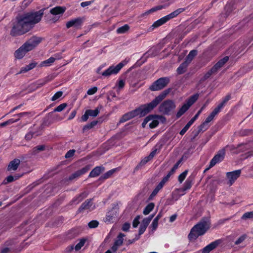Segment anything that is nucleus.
Instances as JSON below:
<instances>
[{"label":"nucleus","mask_w":253,"mask_h":253,"mask_svg":"<svg viewBox=\"0 0 253 253\" xmlns=\"http://www.w3.org/2000/svg\"><path fill=\"white\" fill-rule=\"evenodd\" d=\"M42 41V39L40 37H32L15 52V58L17 59L22 58L27 52L35 48Z\"/></svg>","instance_id":"3"},{"label":"nucleus","mask_w":253,"mask_h":253,"mask_svg":"<svg viewBox=\"0 0 253 253\" xmlns=\"http://www.w3.org/2000/svg\"><path fill=\"white\" fill-rule=\"evenodd\" d=\"M75 151L74 150H70L66 154L65 157L67 158L71 157L75 153Z\"/></svg>","instance_id":"51"},{"label":"nucleus","mask_w":253,"mask_h":253,"mask_svg":"<svg viewBox=\"0 0 253 253\" xmlns=\"http://www.w3.org/2000/svg\"><path fill=\"white\" fill-rule=\"evenodd\" d=\"M146 228H147L146 227H145L143 225L141 224L140 228V230H139V233L140 234H142L144 232V231L146 230Z\"/></svg>","instance_id":"60"},{"label":"nucleus","mask_w":253,"mask_h":253,"mask_svg":"<svg viewBox=\"0 0 253 253\" xmlns=\"http://www.w3.org/2000/svg\"><path fill=\"white\" fill-rule=\"evenodd\" d=\"M225 152L224 149L220 150L218 153L213 158L210 163V167L208 169L213 167L216 163L222 161L224 158Z\"/></svg>","instance_id":"13"},{"label":"nucleus","mask_w":253,"mask_h":253,"mask_svg":"<svg viewBox=\"0 0 253 253\" xmlns=\"http://www.w3.org/2000/svg\"><path fill=\"white\" fill-rule=\"evenodd\" d=\"M63 94V92L62 91H58L57 93H56L53 96L52 98V101H55L56 100L58 99L59 98H60Z\"/></svg>","instance_id":"46"},{"label":"nucleus","mask_w":253,"mask_h":253,"mask_svg":"<svg viewBox=\"0 0 253 253\" xmlns=\"http://www.w3.org/2000/svg\"><path fill=\"white\" fill-rule=\"evenodd\" d=\"M86 112L89 115V116L91 117H95L96 116L98 113H99V110L97 109H96L95 110H87Z\"/></svg>","instance_id":"39"},{"label":"nucleus","mask_w":253,"mask_h":253,"mask_svg":"<svg viewBox=\"0 0 253 253\" xmlns=\"http://www.w3.org/2000/svg\"><path fill=\"white\" fill-rule=\"evenodd\" d=\"M117 215V210L113 209L107 213L104 221L106 223L113 222L116 219Z\"/></svg>","instance_id":"17"},{"label":"nucleus","mask_w":253,"mask_h":253,"mask_svg":"<svg viewBox=\"0 0 253 253\" xmlns=\"http://www.w3.org/2000/svg\"><path fill=\"white\" fill-rule=\"evenodd\" d=\"M170 4V3H169L168 4H166V5H158V6H156L154 7H153L151 9H150V10L146 11L145 12L142 13L141 15V17H145V16H147L153 12H155L158 10H161L162 9L164 8H166V7H168L169 6V5Z\"/></svg>","instance_id":"19"},{"label":"nucleus","mask_w":253,"mask_h":253,"mask_svg":"<svg viewBox=\"0 0 253 253\" xmlns=\"http://www.w3.org/2000/svg\"><path fill=\"white\" fill-rule=\"evenodd\" d=\"M162 117L158 115H149L147 117L142 124L143 127H145L146 124L149 122V127L151 128L156 127L159 123V120L162 119Z\"/></svg>","instance_id":"7"},{"label":"nucleus","mask_w":253,"mask_h":253,"mask_svg":"<svg viewBox=\"0 0 253 253\" xmlns=\"http://www.w3.org/2000/svg\"><path fill=\"white\" fill-rule=\"evenodd\" d=\"M106 66V64H102L97 69V73L99 74L100 73V71L102 69H103V68H104Z\"/></svg>","instance_id":"59"},{"label":"nucleus","mask_w":253,"mask_h":253,"mask_svg":"<svg viewBox=\"0 0 253 253\" xmlns=\"http://www.w3.org/2000/svg\"><path fill=\"white\" fill-rule=\"evenodd\" d=\"M84 21V18L77 17L76 18L72 19L66 23V27L69 29L71 27H74L76 29H81L83 23Z\"/></svg>","instance_id":"10"},{"label":"nucleus","mask_w":253,"mask_h":253,"mask_svg":"<svg viewBox=\"0 0 253 253\" xmlns=\"http://www.w3.org/2000/svg\"><path fill=\"white\" fill-rule=\"evenodd\" d=\"M240 147L244 146L243 149L244 150H249L251 147V145L250 144H241L240 145Z\"/></svg>","instance_id":"54"},{"label":"nucleus","mask_w":253,"mask_h":253,"mask_svg":"<svg viewBox=\"0 0 253 253\" xmlns=\"http://www.w3.org/2000/svg\"><path fill=\"white\" fill-rule=\"evenodd\" d=\"M9 252V249L8 248H4L2 251L1 253H7Z\"/></svg>","instance_id":"64"},{"label":"nucleus","mask_w":253,"mask_h":253,"mask_svg":"<svg viewBox=\"0 0 253 253\" xmlns=\"http://www.w3.org/2000/svg\"><path fill=\"white\" fill-rule=\"evenodd\" d=\"M66 8L61 6H56L50 9V13L53 15H57L64 13Z\"/></svg>","instance_id":"25"},{"label":"nucleus","mask_w":253,"mask_h":253,"mask_svg":"<svg viewBox=\"0 0 253 253\" xmlns=\"http://www.w3.org/2000/svg\"><path fill=\"white\" fill-rule=\"evenodd\" d=\"M98 225V222L96 220H93L89 222L88 226L90 228H95Z\"/></svg>","instance_id":"47"},{"label":"nucleus","mask_w":253,"mask_h":253,"mask_svg":"<svg viewBox=\"0 0 253 253\" xmlns=\"http://www.w3.org/2000/svg\"><path fill=\"white\" fill-rule=\"evenodd\" d=\"M33 133L30 132L27 134L25 136V138L27 140H30L33 136Z\"/></svg>","instance_id":"57"},{"label":"nucleus","mask_w":253,"mask_h":253,"mask_svg":"<svg viewBox=\"0 0 253 253\" xmlns=\"http://www.w3.org/2000/svg\"><path fill=\"white\" fill-rule=\"evenodd\" d=\"M153 217V216H151L149 217H147V218H144L143 220V221L141 223L142 225H143L145 227H147V226L148 225V224H149V223L150 222L151 219H152V218Z\"/></svg>","instance_id":"40"},{"label":"nucleus","mask_w":253,"mask_h":253,"mask_svg":"<svg viewBox=\"0 0 253 253\" xmlns=\"http://www.w3.org/2000/svg\"><path fill=\"white\" fill-rule=\"evenodd\" d=\"M231 96L230 95H227L225 96L223 99L220 103L216 107L217 109L220 111V110L225 106L226 103L230 99Z\"/></svg>","instance_id":"27"},{"label":"nucleus","mask_w":253,"mask_h":253,"mask_svg":"<svg viewBox=\"0 0 253 253\" xmlns=\"http://www.w3.org/2000/svg\"><path fill=\"white\" fill-rule=\"evenodd\" d=\"M241 174L240 170L234 171L227 173V177L228 180V183L229 185H231L235 181V180L239 177Z\"/></svg>","instance_id":"15"},{"label":"nucleus","mask_w":253,"mask_h":253,"mask_svg":"<svg viewBox=\"0 0 253 253\" xmlns=\"http://www.w3.org/2000/svg\"><path fill=\"white\" fill-rule=\"evenodd\" d=\"M175 171V169H172L171 171L168 174V175H167V176L166 177H168V179H169V178L170 176L171 175H172Z\"/></svg>","instance_id":"62"},{"label":"nucleus","mask_w":253,"mask_h":253,"mask_svg":"<svg viewBox=\"0 0 253 253\" xmlns=\"http://www.w3.org/2000/svg\"><path fill=\"white\" fill-rule=\"evenodd\" d=\"M44 147L43 146H37L33 149V153L34 154L38 153L40 151H43L44 150Z\"/></svg>","instance_id":"43"},{"label":"nucleus","mask_w":253,"mask_h":253,"mask_svg":"<svg viewBox=\"0 0 253 253\" xmlns=\"http://www.w3.org/2000/svg\"><path fill=\"white\" fill-rule=\"evenodd\" d=\"M20 162V161L19 159H14L11 161L8 166L7 170L9 171L15 170L19 166Z\"/></svg>","instance_id":"24"},{"label":"nucleus","mask_w":253,"mask_h":253,"mask_svg":"<svg viewBox=\"0 0 253 253\" xmlns=\"http://www.w3.org/2000/svg\"><path fill=\"white\" fill-rule=\"evenodd\" d=\"M157 149L153 150L147 157L145 158L141 162V164L144 165L151 160L157 153Z\"/></svg>","instance_id":"29"},{"label":"nucleus","mask_w":253,"mask_h":253,"mask_svg":"<svg viewBox=\"0 0 253 253\" xmlns=\"http://www.w3.org/2000/svg\"><path fill=\"white\" fill-rule=\"evenodd\" d=\"M168 93V91L165 90L150 103L142 105L135 110L125 114L122 117L120 122L124 123L131 118L138 115L140 116H144L150 111L153 110L161 101H162L166 97Z\"/></svg>","instance_id":"2"},{"label":"nucleus","mask_w":253,"mask_h":253,"mask_svg":"<svg viewBox=\"0 0 253 253\" xmlns=\"http://www.w3.org/2000/svg\"><path fill=\"white\" fill-rule=\"evenodd\" d=\"M220 111L218 110V109L215 108L213 111L207 118L205 121L199 126V131L206 129L207 128V127H206L207 125L213 119L214 117Z\"/></svg>","instance_id":"12"},{"label":"nucleus","mask_w":253,"mask_h":253,"mask_svg":"<svg viewBox=\"0 0 253 253\" xmlns=\"http://www.w3.org/2000/svg\"><path fill=\"white\" fill-rule=\"evenodd\" d=\"M125 84V81L123 80H120L118 82V88L121 89L124 87Z\"/></svg>","instance_id":"49"},{"label":"nucleus","mask_w":253,"mask_h":253,"mask_svg":"<svg viewBox=\"0 0 253 253\" xmlns=\"http://www.w3.org/2000/svg\"><path fill=\"white\" fill-rule=\"evenodd\" d=\"M168 181V177H165L163 180L159 184L156 188L159 191L164 186L165 182Z\"/></svg>","instance_id":"44"},{"label":"nucleus","mask_w":253,"mask_h":253,"mask_svg":"<svg viewBox=\"0 0 253 253\" xmlns=\"http://www.w3.org/2000/svg\"><path fill=\"white\" fill-rule=\"evenodd\" d=\"M126 64V62L124 61L115 66L112 65L107 70L102 72L101 74L106 77H109L112 75H116L119 73L120 70Z\"/></svg>","instance_id":"6"},{"label":"nucleus","mask_w":253,"mask_h":253,"mask_svg":"<svg viewBox=\"0 0 253 253\" xmlns=\"http://www.w3.org/2000/svg\"><path fill=\"white\" fill-rule=\"evenodd\" d=\"M91 3V1H84L81 3V5L82 7H85L88 5H89Z\"/></svg>","instance_id":"56"},{"label":"nucleus","mask_w":253,"mask_h":253,"mask_svg":"<svg viewBox=\"0 0 253 253\" xmlns=\"http://www.w3.org/2000/svg\"><path fill=\"white\" fill-rule=\"evenodd\" d=\"M188 64H187L185 61L181 64L180 66L177 69V72L178 74H181L183 73L185 71V69L188 66Z\"/></svg>","instance_id":"35"},{"label":"nucleus","mask_w":253,"mask_h":253,"mask_svg":"<svg viewBox=\"0 0 253 253\" xmlns=\"http://www.w3.org/2000/svg\"><path fill=\"white\" fill-rule=\"evenodd\" d=\"M188 128H189L186 126H185V127L180 131V134L182 135H183L188 129Z\"/></svg>","instance_id":"58"},{"label":"nucleus","mask_w":253,"mask_h":253,"mask_svg":"<svg viewBox=\"0 0 253 253\" xmlns=\"http://www.w3.org/2000/svg\"><path fill=\"white\" fill-rule=\"evenodd\" d=\"M97 91V88L96 87H94L92 88H90L87 91V94L88 95H92L96 92Z\"/></svg>","instance_id":"48"},{"label":"nucleus","mask_w":253,"mask_h":253,"mask_svg":"<svg viewBox=\"0 0 253 253\" xmlns=\"http://www.w3.org/2000/svg\"><path fill=\"white\" fill-rule=\"evenodd\" d=\"M43 12L40 10L20 15L13 24L11 30V35L16 36L28 32L35 24L40 21Z\"/></svg>","instance_id":"1"},{"label":"nucleus","mask_w":253,"mask_h":253,"mask_svg":"<svg viewBox=\"0 0 253 253\" xmlns=\"http://www.w3.org/2000/svg\"><path fill=\"white\" fill-rule=\"evenodd\" d=\"M37 65V63L35 62H33L30 63V64L27 65L25 67L21 68L18 74H21L23 73H26L32 69H33Z\"/></svg>","instance_id":"26"},{"label":"nucleus","mask_w":253,"mask_h":253,"mask_svg":"<svg viewBox=\"0 0 253 253\" xmlns=\"http://www.w3.org/2000/svg\"><path fill=\"white\" fill-rule=\"evenodd\" d=\"M210 224L208 219H204L200 221L191 229L188 235L189 240H195L199 236L204 235L210 228Z\"/></svg>","instance_id":"4"},{"label":"nucleus","mask_w":253,"mask_h":253,"mask_svg":"<svg viewBox=\"0 0 253 253\" xmlns=\"http://www.w3.org/2000/svg\"><path fill=\"white\" fill-rule=\"evenodd\" d=\"M247 238V236L246 234L243 235L241 236H240L237 240L235 242L236 245H239L243 241H244Z\"/></svg>","instance_id":"41"},{"label":"nucleus","mask_w":253,"mask_h":253,"mask_svg":"<svg viewBox=\"0 0 253 253\" xmlns=\"http://www.w3.org/2000/svg\"><path fill=\"white\" fill-rule=\"evenodd\" d=\"M169 82L168 78H161L155 82L150 87V89L153 91L159 90L165 87Z\"/></svg>","instance_id":"8"},{"label":"nucleus","mask_w":253,"mask_h":253,"mask_svg":"<svg viewBox=\"0 0 253 253\" xmlns=\"http://www.w3.org/2000/svg\"><path fill=\"white\" fill-rule=\"evenodd\" d=\"M115 171L116 170L115 169H111L101 176L100 178L103 179L108 178L115 172Z\"/></svg>","instance_id":"36"},{"label":"nucleus","mask_w":253,"mask_h":253,"mask_svg":"<svg viewBox=\"0 0 253 253\" xmlns=\"http://www.w3.org/2000/svg\"><path fill=\"white\" fill-rule=\"evenodd\" d=\"M191 185V181L189 179H187L184 183V187L176 190L177 193L180 196L183 195L185 193V191L186 190L189 189Z\"/></svg>","instance_id":"21"},{"label":"nucleus","mask_w":253,"mask_h":253,"mask_svg":"<svg viewBox=\"0 0 253 253\" xmlns=\"http://www.w3.org/2000/svg\"><path fill=\"white\" fill-rule=\"evenodd\" d=\"M185 8H180L174 11L173 12H171L169 14L161 18L160 19L157 20L156 21L152 26L154 28H157L165 23H166L170 19L174 18L176 17L177 15H178L179 14L182 13V12L185 11Z\"/></svg>","instance_id":"5"},{"label":"nucleus","mask_w":253,"mask_h":253,"mask_svg":"<svg viewBox=\"0 0 253 253\" xmlns=\"http://www.w3.org/2000/svg\"><path fill=\"white\" fill-rule=\"evenodd\" d=\"M92 205L91 200L86 201L84 204H82L81 209L83 210H88L90 208Z\"/></svg>","instance_id":"34"},{"label":"nucleus","mask_w":253,"mask_h":253,"mask_svg":"<svg viewBox=\"0 0 253 253\" xmlns=\"http://www.w3.org/2000/svg\"><path fill=\"white\" fill-rule=\"evenodd\" d=\"M18 120H19V119H17L16 120H14L13 119H9V120L7 121L4 123L0 124V127H4L6 126L10 125L12 124V123L17 122Z\"/></svg>","instance_id":"37"},{"label":"nucleus","mask_w":253,"mask_h":253,"mask_svg":"<svg viewBox=\"0 0 253 253\" xmlns=\"http://www.w3.org/2000/svg\"><path fill=\"white\" fill-rule=\"evenodd\" d=\"M67 106L66 103H63L59 105L57 108L55 109V111L61 112L64 110Z\"/></svg>","instance_id":"45"},{"label":"nucleus","mask_w":253,"mask_h":253,"mask_svg":"<svg viewBox=\"0 0 253 253\" xmlns=\"http://www.w3.org/2000/svg\"><path fill=\"white\" fill-rule=\"evenodd\" d=\"M175 107L173 101L171 100H166L164 101L160 106L161 111L165 113H168Z\"/></svg>","instance_id":"14"},{"label":"nucleus","mask_w":253,"mask_h":253,"mask_svg":"<svg viewBox=\"0 0 253 253\" xmlns=\"http://www.w3.org/2000/svg\"><path fill=\"white\" fill-rule=\"evenodd\" d=\"M197 55V51L195 50H193L190 52L188 56L186 57L185 59V62L187 64H189L191 61L193 60L194 57Z\"/></svg>","instance_id":"28"},{"label":"nucleus","mask_w":253,"mask_h":253,"mask_svg":"<svg viewBox=\"0 0 253 253\" xmlns=\"http://www.w3.org/2000/svg\"><path fill=\"white\" fill-rule=\"evenodd\" d=\"M197 99L198 96L197 95L191 96L179 109L176 115L177 117L179 118L182 115Z\"/></svg>","instance_id":"9"},{"label":"nucleus","mask_w":253,"mask_h":253,"mask_svg":"<svg viewBox=\"0 0 253 253\" xmlns=\"http://www.w3.org/2000/svg\"><path fill=\"white\" fill-rule=\"evenodd\" d=\"M60 57L59 55L55 54L54 56L50 57L49 59L42 62L39 66L42 67H47L50 66L56 59H60Z\"/></svg>","instance_id":"18"},{"label":"nucleus","mask_w":253,"mask_h":253,"mask_svg":"<svg viewBox=\"0 0 253 253\" xmlns=\"http://www.w3.org/2000/svg\"><path fill=\"white\" fill-rule=\"evenodd\" d=\"M104 168L101 167H96L90 172L89 176L94 177L98 176L101 172L104 171Z\"/></svg>","instance_id":"23"},{"label":"nucleus","mask_w":253,"mask_h":253,"mask_svg":"<svg viewBox=\"0 0 253 253\" xmlns=\"http://www.w3.org/2000/svg\"><path fill=\"white\" fill-rule=\"evenodd\" d=\"M76 111H73V112H72V113L71 114V115L69 118V119L71 120V119H73L75 117V116H76Z\"/></svg>","instance_id":"63"},{"label":"nucleus","mask_w":253,"mask_h":253,"mask_svg":"<svg viewBox=\"0 0 253 253\" xmlns=\"http://www.w3.org/2000/svg\"><path fill=\"white\" fill-rule=\"evenodd\" d=\"M154 208V204L153 203H150L148 204L147 207L145 208L143 213L145 215H147L149 214L151 211H152V210Z\"/></svg>","instance_id":"33"},{"label":"nucleus","mask_w":253,"mask_h":253,"mask_svg":"<svg viewBox=\"0 0 253 253\" xmlns=\"http://www.w3.org/2000/svg\"><path fill=\"white\" fill-rule=\"evenodd\" d=\"M187 173L188 171L185 170L179 176L178 181L180 182V183H182L183 181L185 179L186 176H187Z\"/></svg>","instance_id":"42"},{"label":"nucleus","mask_w":253,"mask_h":253,"mask_svg":"<svg viewBox=\"0 0 253 253\" xmlns=\"http://www.w3.org/2000/svg\"><path fill=\"white\" fill-rule=\"evenodd\" d=\"M219 240L215 241L205 247L202 250L200 251L201 253H209L210 252L215 249L220 244Z\"/></svg>","instance_id":"16"},{"label":"nucleus","mask_w":253,"mask_h":253,"mask_svg":"<svg viewBox=\"0 0 253 253\" xmlns=\"http://www.w3.org/2000/svg\"><path fill=\"white\" fill-rule=\"evenodd\" d=\"M140 216L136 217L133 221L132 225L134 227H136L139 223V219Z\"/></svg>","instance_id":"50"},{"label":"nucleus","mask_w":253,"mask_h":253,"mask_svg":"<svg viewBox=\"0 0 253 253\" xmlns=\"http://www.w3.org/2000/svg\"><path fill=\"white\" fill-rule=\"evenodd\" d=\"M124 236V234L120 233L119 235L117 237V240H116L114 245L112 247V249L114 252L116 251L118 248L122 245L124 240L123 237Z\"/></svg>","instance_id":"22"},{"label":"nucleus","mask_w":253,"mask_h":253,"mask_svg":"<svg viewBox=\"0 0 253 253\" xmlns=\"http://www.w3.org/2000/svg\"><path fill=\"white\" fill-rule=\"evenodd\" d=\"M128 29L129 26L127 25H125V26L118 28L117 32L119 34H124L127 31Z\"/></svg>","instance_id":"38"},{"label":"nucleus","mask_w":253,"mask_h":253,"mask_svg":"<svg viewBox=\"0 0 253 253\" xmlns=\"http://www.w3.org/2000/svg\"><path fill=\"white\" fill-rule=\"evenodd\" d=\"M90 169V166L89 165L86 166L85 167L83 168L82 169L78 170L75 173L73 174L72 176H71L70 179H73L75 178L78 177L81 175L84 174V173L87 172Z\"/></svg>","instance_id":"20"},{"label":"nucleus","mask_w":253,"mask_h":253,"mask_svg":"<svg viewBox=\"0 0 253 253\" xmlns=\"http://www.w3.org/2000/svg\"><path fill=\"white\" fill-rule=\"evenodd\" d=\"M89 115H88L86 111L85 112V114L82 117L81 120L83 122H85L87 120L88 118Z\"/></svg>","instance_id":"52"},{"label":"nucleus","mask_w":253,"mask_h":253,"mask_svg":"<svg viewBox=\"0 0 253 253\" xmlns=\"http://www.w3.org/2000/svg\"><path fill=\"white\" fill-rule=\"evenodd\" d=\"M241 219L244 220L247 219H253V211L245 213L242 215Z\"/></svg>","instance_id":"32"},{"label":"nucleus","mask_w":253,"mask_h":253,"mask_svg":"<svg viewBox=\"0 0 253 253\" xmlns=\"http://www.w3.org/2000/svg\"><path fill=\"white\" fill-rule=\"evenodd\" d=\"M175 171V169H172L171 171L168 174V175H167V176L166 177H168V179H169V178L170 176L171 175H172Z\"/></svg>","instance_id":"61"},{"label":"nucleus","mask_w":253,"mask_h":253,"mask_svg":"<svg viewBox=\"0 0 253 253\" xmlns=\"http://www.w3.org/2000/svg\"><path fill=\"white\" fill-rule=\"evenodd\" d=\"M162 215L161 213H159L156 217V218L154 219L152 224L153 230H156V229L157 228L158 225V221L162 217Z\"/></svg>","instance_id":"31"},{"label":"nucleus","mask_w":253,"mask_h":253,"mask_svg":"<svg viewBox=\"0 0 253 253\" xmlns=\"http://www.w3.org/2000/svg\"><path fill=\"white\" fill-rule=\"evenodd\" d=\"M17 178H18L17 177H15V178H14V177L12 176H9L8 177H7L6 180L7 182H11L13 181L14 179H17Z\"/></svg>","instance_id":"55"},{"label":"nucleus","mask_w":253,"mask_h":253,"mask_svg":"<svg viewBox=\"0 0 253 253\" xmlns=\"http://www.w3.org/2000/svg\"><path fill=\"white\" fill-rule=\"evenodd\" d=\"M229 57L225 56L223 58L220 60L206 74L205 77L209 78L212 74L216 72L220 68L228 61Z\"/></svg>","instance_id":"11"},{"label":"nucleus","mask_w":253,"mask_h":253,"mask_svg":"<svg viewBox=\"0 0 253 253\" xmlns=\"http://www.w3.org/2000/svg\"><path fill=\"white\" fill-rule=\"evenodd\" d=\"M130 227V224L127 223H125L122 227V229L123 231H126L128 230Z\"/></svg>","instance_id":"53"},{"label":"nucleus","mask_w":253,"mask_h":253,"mask_svg":"<svg viewBox=\"0 0 253 253\" xmlns=\"http://www.w3.org/2000/svg\"><path fill=\"white\" fill-rule=\"evenodd\" d=\"M86 242V239L82 238L80 240L79 242L75 247L76 251H79L83 247Z\"/></svg>","instance_id":"30"}]
</instances>
